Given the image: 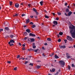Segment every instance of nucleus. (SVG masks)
Returning a JSON list of instances; mask_svg holds the SVG:
<instances>
[{"instance_id": "f257e3e1", "label": "nucleus", "mask_w": 75, "mask_h": 75, "mask_svg": "<svg viewBox=\"0 0 75 75\" xmlns=\"http://www.w3.org/2000/svg\"><path fill=\"white\" fill-rule=\"evenodd\" d=\"M69 28L72 37L75 39V26L71 24L69 26Z\"/></svg>"}, {"instance_id": "f03ea898", "label": "nucleus", "mask_w": 75, "mask_h": 75, "mask_svg": "<svg viewBox=\"0 0 75 75\" xmlns=\"http://www.w3.org/2000/svg\"><path fill=\"white\" fill-rule=\"evenodd\" d=\"M59 63L60 64L62 67H64V66H65V63L64 61L61 60L59 62Z\"/></svg>"}, {"instance_id": "7ed1b4c3", "label": "nucleus", "mask_w": 75, "mask_h": 75, "mask_svg": "<svg viewBox=\"0 0 75 75\" xmlns=\"http://www.w3.org/2000/svg\"><path fill=\"white\" fill-rule=\"evenodd\" d=\"M6 30H7V31H9V30H10V29H9V28H8V27L5 28V32L6 33H9V32H8V31H7Z\"/></svg>"}, {"instance_id": "20e7f679", "label": "nucleus", "mask_w": 75, "mask_h": 75, "mask_svg": "<svg viewBox=\"0 0 75 75\" xmlns=\"http://www.w3.org/2000/svg\"><path fill=\"white\" fill-rule=\"evenodd\" d=\"M67 40H69V41H72V38L71 37L67 36Z\"/></svg>"}, {"instance_id": "39448f33", "label": "nucleus", "mask_w": 75, "mask_h": 75, "mask_svg": "<svg viewBox=\"0 0 75 75\" xmlns=\"http://www.w3.org/2000/svg\"><path fill=\"white\" fill-rule=\"evenodd\" d=\"M66 57L67 59H69L70 58H71V56H69V54L68 53H66Z\"/></svg>"}, {"instance_id": "423d86ee", "label": "nucleus", "mask_w": 75, "mask_h": 75, "mask_svg": "<svg viewBox=\"0 0 75 75\" xmlns=\"http://www.w3.org/2000/svg\"><path fill=\"white\" fill-rule=\"evenodd\" d=\"M11 43H14V42H15L13 40H11L10 41V42H9L8 44H10Z\"/></svg>"}, {"instance_id": "0eeeda50", "label": "nucleus", "mask_w": 75, "mask_h": 75, "mask_svg": "<svg viewBox=\"0 0 75 75\" xmlns=\"http://www.w3.org/2000/svg\"><path fill=\"white\" fill-rule=\"evenodd\" d=\"M59 47L61 49L62 48H65L66 46L65 45L63 46H59Z\"/></svg>"}, {"instance_id": "6e6552de", "label": "nucleus", "mask_w": 75, "mask_h": 75, "mask_svg": "<svg viewBox=\"0 0 75 75\" xmlns=\"http://www.w3.org/2000/svg\"><path fill=\"white\" fill-rule=\"evenodd\" d=\"M29 35L30 36H31L32 37H35V34H33L32 33H30Z\"/></svg>"}, {"instance_id": "1a4fd4ad", "label": "nucleus", "mask_w": 75, "mask_h": 75, "mask_svg": "<svg viewBox=\"0 0 75 75\" xmlns=\"http://www.w3.org/2000/svg\"><path fill=\"white\" fill-rule=\"evenodd\" d=\"M53 24L54 25H57V24H58V22H57V21H53Z\"/></svg>"}, {"instance_id": "9d476101", "label": "nucleus", "mask_w": 75, "mask_h": 75, "mask_svg": "<svg viewBox=\"0 0 75 75\" xmlns=\"http://www.w3.org/2000/svg\"><path fill=\"white\" fill-rule=\"evenodd\" d=\"M15 7L16 8H18L19 7V4L18 3H16L15 4Z\"/></svg>"}, {"instance_id": "9b49d317", "label": "nucleus", "mask_w": 75, "mask_h": 75, "mask_svg": "<svg viewBox=\"0 0 75 75\" xmlns=\"http://www.w3.org/2000/svg\"><path fill=\"white\" fill-rule=\"evenodd\" d=\"M26 32H27V33H30L31 32V30H30V29H27L26 30Z\"/></svg>"}, {"instance_id": "f8f14e48", "label": "nucleus", "mask_w": 75, "mask_h": 75, "mask_svg": "<svg viewBox=\"0 0 75 75\" xmlns=\"http://www.w3.org/2000/svg\"><path fill=\"white\" fill-rule=\"evenodd\" d=\"M34 41H35V40L33 38L30 39V42H34Z\"/></svg>"}, {"instance_id": "ddd939ff", "label": "nucleus", "mask_w": 75, "mask_h": 75, "mask_svg": "<svg viewBox=\"0 0 75 75\" xmlns=\"http://www.w3.org/2000/svg\"><path fill=\"white\" fill-rule=\"evenodd\" d=\"M10 37L11 38H13L14 37H15V36L13 35H10Z\"/></svg>"}, {"instance_id": "4468645a", "label": "nucleus", "mask_w": 75, "mask_h": 75, "mask_svg": "<svg viewBox=\"0 0 75 75\" xmlns=\"http://www.w3.org/2000/svg\"><path fill=\"white\" fill-rule=\"evenodd\" d=\"M71 14H72V12L70 11V12H69L68 13V15L69 16H71Z\"/></svg>"}, {"instance_id": "2eb2a0df", "label": "nucleus", "mask_w": 75, "mask_h": 75, "mask_svg": "<svg viewBox=\"0 0 75 75\" xmlns=\"http://www.w3.org/2000/svg\"><path fill=\"white\" fill-rule=\"evenodd\" d=\"M54 58H56V59H58V58H59V57H58L57 54H55L54 56Z\"/></svg>"}, {"instance_id": "dca6fc26", "label": "nucleus", "mask_w": 75, "mask_h": 75, "mask_svg": "<svg viewBox=\"0 0 75 75\" xmlns=\"http://www.w3.org/2000/svg\"><path fill=\"white\" fill-rule=\"evenodd\" d=\"M26 23H28L29 22H30V20L29 19H26Z\"/></svg>"}, {"instance_id": "f3484780", "label": "nucleus", "mask_w": 75, "mask_h": 75, "mask_svg": "<svg viewBox=\"0 0 75 75\" xmlns=\"http://www.w3.org/2000/svg\"><path fill=\"white\" fill-rule=\"evenodd\" d=\"M47 41H51V38H48L47 39Z\"/></svg>"}, {"instance_id": "a211bd4d", "label": "nucleus", "mask_w": 75, "mask_h": 75, "mask_svg": "<svg viewBox=\"0 0 75 75\" xmlns=\"http://www.w3.org/2000/svg\"><path fill=\"white\" fill-rule=\"evenodd\" d=\"M17 16H18V14H15L13 15V17H17Z\"/></svg>"}, {"instance_id": "6ab92c4d", "label": "nucleus", "mask_w": 75, "mask_h": 75, "mask_svg": "<svg viewBox=\"0 0 75 75\" xmlns=\"http://www.w3.org/2000/svg\"><path fill=\"white\" fill-rule=\"evenodd\" d=\"M33 10L34 11H35V12H36V11H37V9L34 8H33Z\"/></svg>"}, {"instance_id": "aec40b11", "label": "nucleus", "mask_w": 75, "mask_h": 75, "mask_svg": "<svg viewBox=\"0 0 75 75\" xmlns=\"http://www.w3.org/2000/svg\"><path fill=\"white\" fill-rule=\"evenodd\" d=\"M37 68L38 69H39V68H41V66L38 65L37 66Z\"/></svg>"}, {"instance_id": "412c9836", "label": "nucleus", "mask_w": 75, "mask_h": 75, "mask_svg": "<svg viewBox=\"0 0 75 75\" xmlns=\"http://www.w3.org/2000/svg\"><path fill=\"white\" fill-rule=\"evenodd\" d=\"M43 3V1H41L40 2V4L41 6H42L43 4H42Z\"/></svg>"}, {"instance_id": "4be33fe9", "label": "nucleus", "mask_w": 75, "mask_h": 75, "mask_svg": "<svg viewBox=\"0 0 75 75\" xmlns=\"http://www.w3.org/2000/svg\"><path fill=\"white\" fill-rule=\"evenodd\" d=\"M59 35H63V33L62 32H59Z\"/></svg>"}, {"instance_id": "5701e85b", "label": "nucleus", "mask_w": 75, "mask_h": 75, "mask_svg": "<svg viewBox=\"0 0 75 75\" xmlns=\"http://www.w3.org/2000/svg\"><path fill=\"white\" fill-rule=\"evenodd\" d=\"M36 27V26L35 25H32V28H35Z\"/></svg>"}, {"instance_id": "b1692460", "label": "nucleus", "mask_w": 75, "mask_h": 75, "mask_svg": "<svg viewBox=\"0 0 75 75\" xmlns=\"http://www.w3.org/2000/svg\"><path fill=\"white\" fill-rule=\"evenodd\" d=\"M66 12H69V9L67 8L66 10Z\"/></svg>"}, {"instance_id": "393cba45", "label": "nucleus", "mask_w": 75, "mask_h": 75, "mask_svg": "<svg viewBox=\"0 0 75 75\" xmlns=\"http://www.w3.org/2000/svg\"><path fill=\"white\" fill-rule=\"evenodd\" d=\"M26 16V15L24 13H23L21 15L22 17H24V16Z\"/></svg>"}, {"instance_id": "a878e982", "label": "nucleus", "mask_w": 75, "mask_h": 75, "mask_svg": "<svg viewBox=\"0 0 75 75\" xmlns=\"http://www.w3.org/2000/svg\"><path fill=\"white\" fill-rule=\"evenodd\" d=\"M24 34L25 35H26V36L28 35V33L26 32H25L24 33Z\"/></svg>"}, {"instance_id": "bb28decb", "label": "nucleus", "mask_w": 75, "mask_h": 75, "mask_svg": "<svg viewBox=\"0 0 75 75\" xmlns=\"http://www.w3.org/2000/svg\"><path fill=\"white\" fill-rule=\"evenodd\" d=\"M45 18H49V17H48V16L46 15L45 16Z\"/></svg>"}, {"instance_id": "cd10ccee", "label": "nucleus", "mask_w": 75, "mask_h": 75, "mask_svg": "<svg viewBox=\"0 0 75 75\" xmlns=\"http://www.w3.org/2000/svg\"><path fill=\"white\" fill-rule=\"evenodd\" d=\"M68 69H69V70L71 69V67H70V66L68 65Z\"/></svg>"}, {"instance_id": "c85d7f7f", "label": "nucleus", "mask_w": 75, "mask_h": 75, "mask_svg": "<svg viewBox=\"0 0 75 75\" xmlns=\"http://www.w3.org/2000/svg\"><path fill=\"white\" fill-rule=\"evenodd\" d=\"M12 4H13V2L12 1H11L10 2V6H11L12 5Z\"/></svg>"}, {"instance_id": "c756f323", "label": "nucleus", "mask_w": 75, "mask_h": 75, "mask_svg": "<svg viewBox=\"0 0 75 75\" xmlns=\"http://www.w3.org/2000/svg\"><path fill=\"white\" fill-rule=\"evenodd\" d=\"M52 72H55V69H54V68H53L52 69Z\"/></svg>"}, {"instance_id": "7c9ffc66", "label": "nucleus", "mask_w": 75, "mask_h": 75, "mask_svg": "<svg viewBox=\"0 0 75 75\" xmlns=\"http://www.w3.org/2000/svg\"><path fill=\"white\" fill-rule=\"evenodd\" d=\"M29 65H31V66H32V67H33V63H30V64H29Z\"/></svg>"}, {"instance_id": "2f4dec72", "label": "nucleus", "mask_w": 75, "mask_h": 75, "mask_svg": "<svg viewBox=\"0 0 75 75\" xmlns=\"http://www.w3.org/2000/svg\"><path fill=\"white\" fill-rule=\"evenodd\" d=\"M59 74V72L58 71H57V73L54 74L55 75H57L58 74Z\"/></svg>"}, {"instance_id": "473e14b6", "label": "nucleus", "mask_w": 75, "mask_h": 75, "mask_svg": "<svg viewBox=\"0 0 75 75\" xmlns=\"http://www.w3.org/2000/svg\"><path fill=\"white\" fill-rule=\"evenodd\" d=\"M58 15H59L61 14V13L59 12H57Z\"/></svg>"}, {"instance_id": "72a5a7b5", "label": "nucleus", "mask_w": 75, "mask_h": 75, "mask_svg": "<svg viewBox=\"0 0 75 75\" xmlns=\"http://www.w3.org/2000/svg\"><path fill=\"white\" fill-rule=\"evenodd\" d=\"M58 42H60L61 41V39H59L58 40Z\"/></svg>"}, {"instance_id": "f704fd0d", "label": "nucleus", "mask_w": 75, "mask_h": 75, "mask_svg": "<svg viewBox=\"0 0 75 75\" xmlns=\"http://www.w3.org/2000/svg\"><path fill=\"white\" fill-rule=\"evenodd\" d=\"M17 68V67H16L14 68L13 69H14V70H15V71H16Z\"/></svg>"}, {"instance_id": "c9c22d12", "label": "nucleus", "mask_w": 75, "mask_h": 75, "mask_svg": "<svg viewBox=\"0 0 75 75\" xmlns=\"http://www.w3.org/2000/svg\"><path fill=\"white\" fill-rule=\"evenodd\" d=\"M28 41H30V42H31V39L29 38L28 40Z\"/></svg>"}, {"instance_id": "e433bc0d", "label": "nucleus", "mask_w": 75, "mask_h": 75, "mask_svg": "<svg viewBox=\"0 0 75 75\" xmlns=\"http://www.w3.org/2000/svg\"><path fill=\"white\" fill-rule=\"evenodd\" d=\"M28 39V37H25L24 39L25 40H27V39Z\"/></svg>"}, {"instance_id": "4c0bfd02", "label": "nucleus", "mask_w": 75, "mask_h": 75, "mask_svg": "<svg viewBox=\"0 0 75 75\" xmlns=\"http://www.w3.org/2000/svg\"><path fill=\"white\" fill-rule=\"evenodd\" d=\"M35 13L36 14V15H38V12L37 11L35 12Z\"/></svg>"}, {"instance_id": "58836bf2", "label": "nucleus", "mask_w": 75, "mask_h": 75, "mask_svg": "<svg viewBox=\"0 0 75 75\" xmlns=\"http://www.w3.org/2000/svg\"><path fill=\"white\" fill-rule=\"evenodd\" d=\"M3 31V29H0V32Z\"/></svg>"}, {"instance_id": "ea45409f", "label": "nucleus", "mask_w": 75, "mask_h": 75, "mask_svg": "<svg viewBox=\"0 0 75 75\" xmlns=\"http://www.w3.org/2000/svg\"><path fill=\"white\" fill-rule=\"evenodd\" d=\"M30 24L31 25H33V24H34V23H33V22H30Z\"/></svg>"}, {"instance_id": "a19ab883", "label": "nucleus", "mask_w": 75, "mask_h": 75, "mask_svg": "<svg viewBox=\"0 0 75 75\" xmlns=\"http://www.w3.org/2000/svg\"><path fill=\"white\" fill-rule=\"evenodd\" d=\"M36 48V46L35 45L33 46V48Z\"/></svg>"}, {"instance_id": "79ce46f5", "label": "nucleus", "mask_w": 75, "mask_h": 75, "mask_svg": "<svg viewBox=\"0 0 75 75\" xmlns=\"http://www.w3.org/2000/svg\"><path fill=\"white\" fill-rule=\"evenodd\" d=\"M22 50H23V51H24L25 50V47H23L22 49Z\"/></svg>"}, {"instance_id": "37998d69", "label": "nucleus", "mask_w": 75, "mask_h": 75, "mask_svg": "<svg viewBox=\"0 0 75 75\" xmlns=\"http://www.w3.org/2000/svg\"><path fill=\"white\" fill-rule=\"evenodd\" d=\"M20 55H18L17 57V58H20Z\"/></svg>"}, {"instance_id": "c03bdc74", "label": "nucleus", "mask_w": 75, "mask_h": 75, "mask_svg": "<svg viewBox=\"0 0 75 75\" xmlns=\"http://www.w3.org/2000/svg\"><path fill=\"white\" fill-rule=\"evenodd\" d=\"M38 49L37 50H35V52H37V51H38Z\"/></svg>"}, {"instance_id": "a18cd8bd", "label": "nucleus", "mask_w": 75, "mask_h": 75, "mask_svg": "<svg viewBox=\"0 0 75 75\" xmlns=\"http://www.w3.org/2000/svg\"><path fill=\"white\" fill-rule=\"evenodd\" d=\"M28 51H33V49H32L30 48V50L28 49Z\"/></svg>"}, {"instance_id": "49530a36", "label": "nucleus", "mask_w": 75, "mask_h": 75, "mask_svg": "<svg viewBox=\"0 0 75 75\" xmlns=\"http://www.w3.org/2000/svg\"><path fill=\"white\" fill-rule=\"evenodd\" d=\"M20 21V19H18L17 20H16V22H18Z\"/></svg>"}, {"instance_id": "de8ad7c7", "label": "nucleus", "mask_w": 75, "mask_h": 75, "mask_svg": "<svg viewBox=\"0 0 75 75\" xmlns=\"http://www.w3.org/2000/svg\"><path fill=\"white\" fill-rule=\"evenodd\" d=\"M10 46H12V45H14V44H13V43L9 44Z\"/></svg>"}, {"instance_id": "09e8293b", "label": "nucleus", "mask_w": 75, "mask_h": 75, "mask_svg": "<svg viewBox=\"0 0 75 75\" xmlns=\"http://www.w3.org/2000/svg\"><path fill=\"white\" fill-rule=\"evenodd\" d=\"M67 5H68V3H66L65 4V6H67Z\"/></svg>"}, {"instance_id": "8fccbe9b", "label": "nucleus", "mask_w": 75, "mask_h": 75, "mask_svg": "<svg viewBox=\"0 0 75 75\" xmlns=\"http://www.w3.org/2000/svg\"><path fill=\"white\" fill-rule=\"evenodd\" d=\"M64 41L65 43H67V40H64Z\"/></svg>"}, {"instance_id": "3c124183", "label": "nucleus", "mask_w": 75, "mask_h": 75, "mask_svg": "<svg viewBox=\"0 0 75 75\" xmlns=\"http://www.w3.org/2000/svg\"><path fill=\"white\" fill-rule=\"evenodd\" d=\"M21 5H22V6H23L24 3H21Z\"/></svg>"}, {"instance_id": "603ef678", "label": "nucleus", "mask_w": 75, "mask_h": 75, "mask_svg": "<svg viewBox=\"0 0 75 75\" xmlns=\"http://www.w3.org/2000/svg\"><path fill=\"white\" fill-rule=\"evenodd\" d=\"M75 65H74V64H72V67H74Z\"/></svg>"}, {"instance_id": "864d4df0", "label": "nucleus", "mask_w": 75, "mask_h": 75, "mask_svg": "<svg viewBox=\"0 0 75 75\" xmlns=\"http://www.w3.org/2000/svg\"><path fill=\"white\" fill-rule=\"evenodd\" d=\"M18 44H19V45H20V46H21V44L20 42H19Z\"/></svg>"}, {"instance_id": "5fc2aeb1", "label": "nucleus", "mask_w": 75, "mask_h": 75, "mask_svg": "<svg viewBox=\"0 0 75 75\" xmlns=\"http://www.w3.org/2000/svg\"><path fill=\"white\" fill-rule=\"evenodd\" d=\"M30 18H33V17H34V16H30Z\"/></svg>"}, {"instance_id": "6e6d98bb", "label": "nucleus", "mask_w": 75, "mask_h": 75, "mask_svg": "<svg viewBox=\"0 0 75 75\" xmlns=\"http://www.w3.org/2000/svg\"><path fill=\"white\" fill-rule=\"evenodd\" d=\"M7 62H8V64H10V63H11V62H10V61H7Z\"/></svg>"}, {"instance_id": "4d7b16f0", "label": "nucleus", "mask_w": 75, "mask_h": 75, "mask_svg": "<svg viewBox=\"0 0 75 75\" xmlns=\"http://www.w3.org/2000/svg\"><path fill=\"white\" fill-rule=\"evenodd\" d=\"M34 17L35 18H37V16H35Z\"/></svg>"}, {"instance_id": "13d9d810", "label": "nucleus", "mask_w": 75, "mask_h": 75, "mask_svg": "<svg viewBox=\"0 0 75 75\" xmlns=\"http://www.w3.org/2000/svg\"><path fill=\"white\" fill-rule=\"evenodd\" d=\"M8 35H6V37L5 38H8Z\"/></svg>"}, {"instance_id": "bf43d9fd", "label": "nucleus", "mask_w": 75, "mask_h": 75, "mask_svg": "<svg viewBox=\"0 0 75 75\" xmlns=\"http://www.w3.org/2000/svg\"><path fill=\"white\" fill-rule=\"evenodd\" d=\"M28 62L26 61L25 62V64H27V63H28Z\"/></svg>"}, {"instance_id": "052dcab7", "label": "nucleus", "mask_w": 75, "mask_h": 75, "mask_svg": "<svg viewBox=\"0 0 75 75\" xmlns=\"http://www.w3.org/2000/svg\"><path fill=\"white\" fill-rule=\"evenodd\" d=\"M64 14H65V16H68V15H67V14L66 13H65Z\"/></svg>"}, {"instance_id": "680f3d73", "label": "nucleus", "mask_w": 75, "mask_h": 75, "mask_svg": "<svg viewBox=\"0 0 75 75\" xmlns=\"http://www.w3.org/2000/svg\"><path fill=\"white\" fill-rule=\"evenodd\" d=\"M42 55H43V56H44V57H45V54H44V53H43Z\"/></svg>"}, {"instance_id": "e2e57ef3", "label": "nucleus", "mask_w": 75, "mask_h": 75, "mask_svg": "<svg viewBox=\"0 0 75 75\" xmlns=\"http://www.w3.org/2000/svg\"><path fill=\"white\" fill-rule=\"evenodd\" d=\"M23 59V57H22L21 58H19V60H21V59Z\"/></svg>"}, {"instance_id": "0e129e2a", "label": "nucleus", "mask_w": 75, "mask_h": 75, "mask_svg": "<svg viewBox=\"0 0 75 75\" xmlns=\"http://www.w3.org/2000/svg\"><path fill=\"white\" fill-rule=\"evenodd\" d=\"M42 50H45V48H44V47H42Z\"/></svg>"}, {"instance_id": "69168bd1", "label": "nucleus", "mask_w": 75, "mask_h": 75, "mask_svg": "<svg viewBox=\"0 0 75 75\" xmlns=\"http://www.w3.org/2000/svg\"><path fill=\"white\" fill-rule=\"evenodd\" d=\"M52 14H53V16H54V15H55V13H52Z\"/></svg>"}, {"instance_id": "338daca9", "label": "nucleus", "mask_w": 75, "mask_h": 75, "mask_svg": "<svg viewBox=\"0 0 75 75\" xmlns=\"http://www.w3.org/2000/svg\"><path fill=\"white\" fill-rule=\"evenodd\" d=\"M28 6H29V7H30V6H31V5L30 4H28Z\"/></svg>"}, {"instance_id": "774afa93", "label": "nucleus", "mask_w": 75, "mask_h": 75, "mask_svg": "<svg viewBox=\"0 0 75 75\" xmlns=\"http://www.w3.org/2000/svg\"><path fill=\"white\" fill-rule=\"evenodd\" d=\"M22 46H23V47H25V45L24 44H23Z\"/></svg>"}]
</instances>
